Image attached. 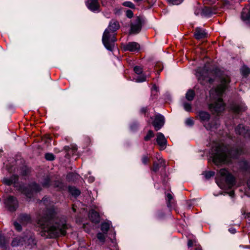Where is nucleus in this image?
<instances>
[{
  "label": "nucleus",
  "mask_w": 250,
  "mask_h": 250,
  "mask_svg": "<svg viewBox=\"0 0 250 250\" xmlns=\"http://www.w3.org/2000/svg\"><path fill=\"white\" fill-rule=\"evenodd\" d=\"M38 223L41 227V235L47 238L64 236L68 229L65 217L58 215L54 210H48L39 218Z\"/></svg>",
  "instance_id": "f257e3e1"
},
{
  "label": "nucleus",
  "mask_w": 250,
  "mask_h": 250,
  "mask_svg": "<svg viewBox=\"0 0 250 250\" xmlns=\"http://www.w3.org/2000/svg\"><path fill=\"white\" fill-rule=\"evenodd\" d=\"M243 152L242 146L233 147L229 150L222 144L215 143L212 147L210 153L213 162L218 166L229 163L230 161V158H237Z\"/></svg>",
  "instance_id": "f03ea898"
},
{
  "label": "nucleus",
  "mask_w": 250,
  "mask_h": 250,
  "mask_svg": "<svg viewBox=\"0 0 250 250\" xmlns=\"http://www.w3.org/2000/svg\"><path fill=\"white\" fill-rule=\"evenodd\" d=\"M230 79L228 76L221 78V82L215 88L210 91V96L215 101L209 104V109L213 113H217L223 111L225 109V104L222 99V96L230 83Z\"/></svg>",
  "instance_id": "7ed1b4c3"
},
{
  "label": "nucleus",
  "mask_w": 250,
  "mask_h": 250,
  "mask_svg": "<svg viewBox=\"0 0 250 250\" xmlns=\"http://www.w3.org/2000/svg\"><path fill=\"white\" fill-rule=\"evenodd\" d=\"M120 28L118 21L112 20L105 30L102 38V42L104 47L109 51H112L115 47L117 39L115 32Z\"/></svg>",
  "instance_id": "20e7f679"
},
{
  "label": "nucleus",
  "mask_w": 250,
  "mask_h": 250,
  "mask_svg": "<svg viewBox=\"0 0 250 250\" xmlns=\"http://www.w3.org/2000/svg\"><path fill=\"white\" fill-rule=\"evenodd\" d=\"M222 179H224L227 185L230 188L235 184V177L226 168H221L217 172L216 182L219 187L221 186Z\"/></svg>",
  "instance_id": "39448f33"
},
{
  "label": "nucleus",
  "mask_w": 250,
  "mask_h": 250,
  "mask_svg": "<svg viewBox=\"0 0 250 250\" xmlns=\"http://www.w3.org/2000/svg\"><path fill=\"white\" fill-rule=\"evenodd\" d=\"M42 188L39 184L33 182L29 184L27 186H20L19 190L24 194L28 198L31 199L34 195L40 191Z\"/></svg>",
  "instance_id": "423d86ee"
},
{
  "label": "nucleus",
  "mask_w": 250,
  "mask_h": 250,
  "mask_svg": "<svg viewBox=\"0 0 250 250\" xmlns=\"http://www.w3.org/2000/svg\"><path fill=\"white\" fill-rule=\"evenodd\" d=\"M4 204L6 208L10 212H14L19 207V202L16 197L8 196L4 200Z\"/></svg>",
  "instance_id": "0eeeda50"
},
{
  "label": "nucleus",
  "mask_w": 250,
  "mask_h": 250,
  "mask_svg": "<svg viewBox=\"0 0 250 250\" xmlns=\"http://www.w3.org/2000/svg\"><path fill=\"white\" fill-rule=\"evenodd\" d=\"M24 244L25 247L30 249L34 248L36 245V240L35 238L34 235L29 232L27 235L23 237Z\"/></svg>",
  "instance_id": "6e6552de"
},
{
  "label": "nucleus",
  "mask_w": 250,
  "mask_h": 250,
  "mask_svg": "<svg viewBox=\"0 0 250 250\" xmlns=\"http://www.w3.org/2000/svg\"><path fill=\"white\" fill-rule=\"evenodd\" d=\"M142 22L140 18L137 17L131 23L130 33L137 34L141 30Z\"/></svg>",
  "instance_id": "1a4fd4ad"
},
{
  "label": "nucleus",
  "mask_w": 250,
  "mask_h": 250,
  "mask_svg": "<svg viewBox=\"0 0 250 250\" xmlns=\"http://www.w3.org/2000/svg\"><path fill=\"white\" fill-rule=\"evenodd\" d=\"M165 124V118L161 114H157L152 122V125L156 131L161 128Z\"/></svg>",
  "instance_id": "9d476101"
},
{
  "label": "nucleus",
  "mask_w": 250,
  "mask_h": 250,
  "mask_svg": "<svg viewBox=\"0 0 250 250\" xmlns=\"http://www.w3.org/2000/svg\"><path fill=\"white\" fill-rule=\"evenodd\" d=\"M85 4L87 7L93 12H99L100 11V6L98 0H87L85 2Z\"/></svg>",
  "instance_id": "9b49d317"
},
{
  "label": "nucleus",
  "mask_w": 250,
  "mask_h": 250,
  "mask_svg": "<svg viewBox=\"0 0 250 250\" xmlns=\"http://www.w3.org/2000/svg\"><path fill=\"white\" fill-rule=\"evenodd\" d=\"M123 48L125 51L137 52L140 49V44L136 42H129L123 45Z\"/></svg>",
  "instance_id": "f8f14e48"
},
{
  "label": "nucleus",
  "mask_w": 250,
  "mask_h": 250,
  "mask_svg": "<svg viewBox=\"0 0 250 250\" xmlns=\"http://www.w3.org/2000/svg\"><path fill=\"white\" fill-rule=\"evenodd\" d=\"M237 134L243 136L245 138H250V130L246 129L243 125H239L235 128Z\"/></svg>",
  "instance_id": "ddd939ff"
},
{
  "label": "nucleus",
  "mask_w": 250,
  "mask_h": 250,
  "mask_svg": "<svg viewBox=\"0 0 250 250\" xmlns=\"http://www.w3.org/2000/svg\"><path fill=\"white\" fill-rule=\"evenodd\" d=\"M156 142L162 149H164L166 148L167 141L162 133L159 132L157 133Z\"/></svg>",
  "instance_id": "4468645a"
},
{
  "label": "nucleus",
  "mask_w": 250,
  "mask_h": 250,
  "mask_svg": "<svg viewBox=\"0 0 250 250\" xmlns=\"http://www.w3.org/2000/svg\"><path fill=\"white\" fill-rule=\"evenodd\" d=\"M241 19L246 23L250 22V5L243 8L241 13Z\"/></svg>",
  "instance_id": "2eb2a0df"
},
{
  "label": "nucleus",
  "mask_w": 250,
  "mask_h": 250,
  "mask_svg": "<svg viewBox=\"0 0 250 250\" xmlns=\"http://www.w3.org/2000/svg\"><path fill=\"white\" fill-rule=\"evenodd\" d=\"M194 36L196 39L200 40L206 38L207 33L203 28L197 27L195 30Z\"/></svg>",
  "instance_id": "dca6fc26"
},
{
  "label": "nucleus",
  "mask_w": 250,
  "mask_h": 250,
  "mask_svg": "<svg viewBox=\"0 0 250 250\" xmlns=\"http://www.w3.org/2000/svg\"><path fill=\"white\" fill-rule=\"evenodd\" d=\"M215 8L205 6L201 9V15L203 17H209L215 13Z\"/></svg>",
  "instance_id": "f3484780"
},
{
  "label": "nucleus",
  "mask_w": 250,
  "mask_h": 250,
  "mask_svg": "<svg viewBox=\"0 0 250 250\" xmlns=\"http://www.w3.org/2000/svg\"><path fill=\"white\" fill-rule=\"evenodd\" d=\"M19 179V177L17 175H13L10 178H4L3 179V183L7 185L10 186L13 184L16 183Z\"/></svg>",
  "instance_id": "a211bd4d"
},
{
  "label": "nucleus",
  "mask_w": 250,
  "mask_h": 250,
  "mask_svg": "<svg viewBox=\"0 0 250 250\" xmlns=\"http://www.w3.org/2000/svg\"><path fill=\"white\" fill-rule=\"evenodd\" d=\"M89 217L91 221L93 223H98L100 222L99 214L98 212L94 211V210H91L89 211Z\"/></svg>",
  "instance_id": "6ab92c4d"
},
{
  "label": "nucleus",
  "mask_w": 250,
  "mask_h": 250,
  "mask_svg": "<svg viewBox=\"0 0 250 250\" xmlns=\"http://www.w3.org/2000/svg\"><path fill=\"white\" fill-rule=\"evenodd\" d=\"M21 245H24L23 237H17L13 239L11 242L12 247H18Z\"/></svg>",
  "instance_id": "aec40b11"
},
{
  "label": "nucleus",
  "mask_w": 250,
  "mask_h": 250,
  "mask_svg": "<svg viewBox=\"0 0 250 250\" xmlns=\"http://www.w3.org/2000/svg\"><path fill=\"white\" fill-rule=\"evenodd\" d=\"M19 221L22 224H26L31 222V217L27 214H21L19 217Z\"/></svg>",
  "instance_id": "412c9836"
},
{
  "label": "nucleus",
  "mask_w": 250,
  "mask_h": 250,
  "mask_svg": "<svg viewBox=\"0 0 250 250\" xmlns=\"http://www.w3.org/2000/svg\"><path fill=\"white\" fill-rule=\"evenodd\" d=\"M165 166V161L163 159H159V163L154 162L151 170L155 172L158 171L161 167Z\"/></svg>",
  "instance_id": "4be33fe9"
},
{
  "label": "nucleus",
  "mask_w": 250,
  "mask_h": 250,
  "mask_svg": "<svg viewBox=\"0 0 250 250\" xmlns=\"http://www.w3.org/2000/svg\"><path fill=\"white\" fill-rule=\"evenodd\" d=\"M198 116L201 121L203 123L208 121L210 118L209 114L206 111H200L199 112Z\"/></svg>",
  "instance_id": "5701e85b"
},
{
  "label": "nucleus",
  "mask_w": 250,
  "mask_h": 250,
  "mask_svg": "<svg viewBox=\"0 0 250 250\" xmlns=\"http://www.w3.org/2000/svg\"><path fill=\"white\" fill-rule=\"evenodd\" d=\"M246 108V106L244 104H234L232 106V110L236 113L245 111Z\"/></svg>",
  "instance_id": "b1692460"
},
{
  "label": "nucleus",
  "mask_w": 250,
  "mask_h": 250,
  "mask_svg": "<svg viewBox=\"0 0 250 250\" xmlns=\"http://www.w3.org/2000/svg\"><path fill=\"white\" fill-rule=\"evenodd\" d=\"M219 125V124L217 121H212L210 123L204 125V126L207 129L209 130H214V129H217Z\"/></svg>",
  "instance_id": "393cba45"
},
{
  "label": "nucleus",
  "mask_w": 250,
  "mask_h": 250,
  "mask_svg": "<svg viewBox=\"0 0 250 250\" xmlns=\"http://www.w3.org/2000/svg\"><path fill=\"white\" fill-rule=\"evenodd\" d=\"M80 178V175L77 173L70 172L67 174L66 179L69 181H76Z\"/></svg>",
  "instance_id": "a878e982"
},
{
  "label": "nucleus",
  "mask_w": 250,
  "mask_h": 250,
  "mask_svg": "<svg viewBox=\"0 0 250 250\" xmlns=\"http://www.w3.org/2000/svg\"><path fill=\"white\" fill-rule=\"evenodd\" d=\"M166 200L167 201V206L169 208H171L174 207V203L173 202V196L172 195L168 193L166 195Z\"/></svg>",
  "instance_id": "bb28decb"
},
{
  "label": "nucleus",
  "mask_w": 250,
  "mask_h": 250,
  "mask_svg": "<svg viewBox=\"0 0 250 250\" xmlns=\"http://www.w3.org/2000/svg\"><path fill=\"white\" fill-rule=\"evenodd\" d=\"M239 166L241 169L244 171H248L250 168V164L245 160L240 162Z\"/></svg>",
  "instance_id": "cd10ccee"
},
{
  "label": "nucleus",
  "mask_w": 250,
  "mask_h": 250,
  "mask_svg": "<svg viewBox=\"0 0 250 250\" xmlns=\"http://www.w3.org/2000/svg\"><path fill=\"white\" fill-rule=\"evenodd\" d=\"M110 225L111 223L109 222L102 223L101 225V229L102 232L104 234H106L110 228Z\"/></svg>",
  "instance_id": "c85d7f7f"
},
{
  "label": "nucleus",
  "mask_w": 250,
  "mask_h": 250,
  "mask_svg": "<svg viewBox=\"0 0 250 250\" xmlns=\"http://www.w3.org/2000/svg\"><path fill=\"white\" fill-rule=\"evenodd\" d=\"M135 82L137 83H142L146 81V75L142 73L140 75H138V76L134 78Z\"/></svg>",
  "instance_id": "c756f323"
},
{
  "label": "nucleus",
  "mask_w": 250,
  "mask_h": 250,
  "mask_svg": "<svg viewBox=\"0 0 250 250\" xmlns=\"http://www.w3.org/2000/svg\"><path fill=\"white\" fill-rule=\"evenodd\" d=\"M8 242L3 235L0 233V247L3 250H5L6 249V244Z\"/></svg>",
  "instance_id": "7c9ffc66"
},
{
  "label": "nucleus",
  "mask_w": 250,
  "mask_h": 250,
  "mask_svg": "<svg viewBox=\"0 0 250 250\" xmlns=\"http://www.w3.org/2000/svg\"><path fill=\"white\" fill-rule=\"evenodd\" d=\"M68 190L72 195L75 197L79 196L81 193L80 191L74 187H69Z\"/></svg>",
  "instance_id": "2f4dec72"
},
{
  "label": "nucleus",
  "mask_w": 250,
  "mask_h": 250,
  "mask_svg": "<svg viewBox=\"0 0 250 250\" xmlns=\"http://www.w3.org/2000/svg\"><path fill=\"white\" fill-rule=\"evenodd\" d=\"M195 96V93L194 91L192 90H189L187 92L186 95V99L189 101L193 100Z\"/></svg>",
  "instance_id": "473e14b6"
},
{
  "label": "nucleus",
  "mask_w": 250,
  "mask_h": 250,
  "mask_svg": "<svg viewBox=\"0 0 250 250\" xmlns=\"http://www.w3.org/2000/svg\"><path fill=\"white\" fill-rule=\"evenodd\" d=\"M241 72L242 75L247 76L250 73V69L247 66L244 65L241 68Z\"/></svg>",
  "instance_id": "72a5a7b5"
},
{
  "label": "nucleus",
  "mask_w": 250,
  "mask_h": 250,
  "mask_svg": "<svg viewBox=\"0 0 250 250\" xmlns=\"http://www.w3.org/2000/svg\"><path fill=\"white\" fill-rule=\"evenodd\" d=\"M154 136V134L152 130H149L148 131V132H147L146 135L145 137L144 140L146 141H147L149 140L151 138H153Z\"/></svg>",
  "instance_id": "f704fd0d"
},
{
  "label": "nucleus",
  "mask_w": 250,
  "mask_h": 250,
  "mask_svg": "<svg viewBox=\"0 0 250 250\" xmlns=\"http://www.w3.org/2000/svg\"><path fill=\"white\" fill-rule=\"evenodd\" d=\"M204 174L206 178L208 179L210 177L213 176L215 174V172L212 171H205L204 173Z\"/></svg>",
  "instance_id": "c9c22d12"
},
{
  "label": "nucleus",
  "mask_w": 250,
  "mask_h": 250,
  "mask_svg": "<svg viewBox=\"0 0 250 250\" xmlns=\"http://www.w3.org/2000/svg\"><path fill=\"white\" fill-rule=\"evenodd\" d=\"M133 70L134 72L137 75H140L143 73V68L139 66H135L133 68Z\"/></svg>",
  "instance_id": "e433bc0d"
},
{
  "label": "nucleus",
  "mask_w": 250,
  "mask_h": 250,
  "mask_svg": "<svg viewBox=\"0 0 250 250\" xmlns=\"http://www.w3.org/2000/svg\"><path fill=\"white\" fill-rule=\"evenodd\" d=\"M50 179L49 177L47 176L44 179L43 182H42V186L43 187H48L50 185Z\"/></svg>",
  "instance_id": "4c0bfd02"
},
{
  "label": "nucleus",
  "mask_w": 250,
  "mask_h": 250,
  "mask_svg": "<svg viewBox=\"0 0 250 250\" xmlns=\"http://www.w3.org/2000/svg\"><path fill=\"white\" fill-rule=\"evenodd\" d=\"M123 5L125 6L129 7L130 8H135L134 4L131 1H125L123 3Z\"/></svg>",
  "instance_id": "58836bf2"
},
{
  "label": "nucleus",
  "mask_w": 250,
  "mask_h": 250,
  "mask_svg": "<svg viewBox=\"0 0 250 250\" xmlns=\"http://www.w3.org/2000/svg\"><path fill=\"white\" fill-rule=\"evenodd\" d=\"M45 158L48 161H52L54 160L55 157L52 153H48L45 154Z\"/></svg>",
  "instance_id": "ea45409f"
},
{
  "label": "nucleus",
  "mask_w": 250,
  "mask_h": 250,
  "mask_svg": "<svg viewBox=\"0 0 250 250\" xmlns=\"http://www.w3.org/2000/svg\"><path fill=\"white\" fill-rule=\"evenodd\" d=\"M183 106L185 110L187 111H190L191 110V104L188 103H184L183 104Z\"/></svg>",
  "instance_id": "a19ab883"
},
{
  "label": "nucleus",
  "mask_w": 250,
  "mask_h": 250,
  "mask_svg": "<svg viewBox=\"0 0 250 250\" xmlns=\"http://www.w3.org/2000/svg\"><path fill=\"white\" fill-rule=\"evenodd\" d=\"M104 234V233L99 232L97 235L98 239L102 242H104L105 238Z\"/></svg>",
  "instance_id": "79ce46f5"
},
{
  "label": "nucleus",
  "mask_w": 250,
  "mask_h": 250,
  "mask_svg": "<svg viewBox=\"0 0 250 250\" xmlns=\"http://www.w3.org/2000/svg\"><path fill=\"white\" fill-rule=\"evenodd\" d=\"M168 2L173 5H178L181 3L183 0H167Z\"/></svg>",
  "instance_id": "37998d69"
},
{
  "label": "nucleus",
  "mask_w": 250,
  "mask_h": 250,
  "mask_svg": "<svg viewBox=\"0 0 250 250\" xmlns=\"http://www.w3.org/2000/svg\"><path fill=\"white\" fill-rule=\"evenodd\" d=\"M149 161V158L146 155H144L142 157V162L144 165H147Z\"/></svg>",
  "instance_id": "c03bdc74"
},
{
  "label": "nucleus",
  "mask_w": 250,
  "mask_h": 250,
  "mask_svg": "<svg viewBox=\"0 0 250 250\" xmlns=\"http://www.w3.org/2000/svg\"><path fill=\"white\" fill-rule=\"evenodd\" d=\"M185 123L187 125L192 126L194 125V121L192 118H189L186 119Z\"/></svg>",
  "instance_id": "a18cd8bd"
},
{
  "label": "nucleus",
  "mask_w": 250,
  "mask_h": 250,
  "mask_svg": "<svg viewBox=\"0 0 250 250\" xmlns=\"http://www.w3.org/2000/svg\"><path fill=\"white\" fill-rule=\"evenodd\" d=\"M14 226L16 230L18 231H20L22 230V227L20 224L18 222H15L14 223Z\"/></svg>",
  "instance_id": "49530a36"
},
{
  "label": "nucleus",
  "mask_w": 250,
  "mask_h": 250,
  "mask_svg": "<svg viewBox=\"0 0 250 250\" xmlns=\"http://www.w3.org/2000/svg\"><path fill=\"white\" fill-rule=\"evenodd\" d=\"M196 243V241L195 239H188V248L191 247L194 245V244Z\"/></svg>",
  "instance_id": "de8ad7c7"
},
{
  "label": "nucleus",
  "mask_w": 250,
  "mask_h": 250,
  "mask_svg": "<svg viewBox=\"0 0 250 250\" xmlns=\"http://www.w3.org/2000/svg\"><path fill=\"white\" fill-rule=\"evenodd\" d=\"M62 183L59 181H56L54 184V187L59 188H62Z\"/></svg>",
  "instance_id": "09e8293b"
},
{
  "label": "nucleus",
  "mask_w": 250,
  "mask_h": 250,
  "mask_svg": "<svg viewBox=\"0 0 250 250\" xmlns=\"http://www.w3.org/2000/svg\"><path fill=\"white\" fill-rule=\"evenodd\" d=\"M223 1L225 5H231L233 3V0H223Z\"/></svg>",
  "instance_id": "8fccbe9b"
},
{
  "label": "nucleus",
  "mask_w": 250,
  "mask_h": 250,
  "mask_svg": "<svg viewBox=\"0 0 250 250\" xmlns=\"http://www.w3.org/2000/svg\"><path fill=\"white\" fill-rule=\"evenodd\" d=\"M133 12H132V11L130 10H128L126 11V16L129 18H131L133 16Z\"/></svg>",
  "instance_id": "3c124183"
},
{
  "label": "nucleus",
  "mask_w": 250,
  "mask_h": 250,
  "mask_svg": "<svg viewBox=\"0 0 250 250\" xmlns=\"http://www.w3.org/2000/svg\"><path fill=\"white\" fill-rule=\"evenodd\" d=\"M196 76L198 78L199 80H201L202 79V75L201 73L199 71V69H198L196 71Z\"/></svg>",
  "instance_id": "603ef678"
},
{
  "label": "nucleus",
  "mask_w": 250,
  "mask_h": 250,
  "mask_svg": "<svg viewBox=\"0 0 250 250\" xmlns=\"http://www.w3.org/2000/svg\"><path fill=\"white\" fill-rule=\"evenodd\" d=\"M151 90L152 92H153V91H156V92H157L158 91V87L157 86V85L154 84L152 86Z\"/></svg>",
  "instance_id": "864d4df0"
},
{
  "label": "nucleus",
  "mask_w": 250,
  "mask_h": 250,
  "mask_svg": "<svg viewBox=\"0 0 250 250\" xmlns=\"http://www.w3.org/2000/svg\"><path fill=\"white\" fill-rule=\"evenodd\" d=\"M148 109L147 107H144L141 109V112L143 113H146L147 112Z\"/></svg>",
  "instance_id": "5fc2aeb1"
},
{
  "label": "nucleus",
  "mask_w": 250,
  "mask_h": 250,
  "mask_svg": "<svg viewBox=\"0 0 250 250\" xmlns=\"http://www.w3.org/2000/svg\"><path fill=\"white\" fill-rule=\"evenodd\" d=\"M201 10H200V9H196L195 11V14L196 15H201Z\"/></svg>",
  "instance_id": "6e6d98bb"
},
{
  "label": "nucleus",
  "mask_w": 250,
  "mask_h": 250,
  "mask_svg": "<svg viewBox=\"0 0 250 250\" xmlns=\"http://www.w3.org/2000/svg\"><path fill=\"white\" fill-rule=\"evenodd\" d=\"M247 185H248L249 188L250 189V177L249 178V179L247 181Z\"/></svg>",
  "instance_id": "4d7b16f0"
},
{
  "label": "nucleus",
  "mask_w": 250,
  "mask_h": 250,
  "mask_svg": "<svg viewBox=\"0 0 250 250\" xmlns=\"http://www.w3.org/2000/svg\"><path fill=\"white\" fill-rule=\"evenodd\" d=\"M229 231L231 233H235V232H236V230H235V229H229Z\"/></svg>",
  "instance_id": "13d9d810"
},
{
  "label": "nucleus",
  "mask_w": 250,
  "mask_h": 250,
  "mask_svg": "<svg viewBox=\"0 0 250 250\" xmlns=\"http://www.w3.org/2000/svg\"><path fill=\"white\" fill-rule=\"evenodd\" d=\"M195 250H202L201 247L200 246H196Z\"/></svg>",
  "instance_id": "bf43d9fd"
},
{
  "label": "nucleus",
  "mask_w": 250,
  "mask_h": 250,
  "mask_svg": "<svg viewBox=\"0 0 250 250\" xmlns=\"http://www.w3.org/2000/svg\"><path fill=\"white\" fill-rule=\"evenodd\" d=\"M69 148V147L68 146H65L64 147V149L66 151H68Z\"/></svg>",
  "instance_id": "052dcab7"
},
{
  "label": "nucleus",
  "mask_w": 250,
  "mask_h": 250,
  "mask_svg": "<svg viewBox=\"0 0 250 250\" xmlns=\"http://www.w3.org/2000/svg\"><path fill=\"white\" fill-rule=\"evenodd\" d=\"M102 5H103V6H106V5H107L106 3H105L104 1H102Z\"/></svg>",
  "instance_id": "680f3d73"
},
{
  "label": "nucleus",
  "mask_w": 250,
  "mask_h": 250,
  "mask_svg": "<svg viewBox=\"0 0 250 250\" xmlns=\"http://www.w3.org/2000/svg\"><path fill=\"white\" fill-rule=\"evenodd\" d=\"M46 199V198H43L42 199V200L41 201V203H42V202L44 203L45 200Z\"/></svg>",
  "instance_id": "e2e57ef3"
},
{
  "label": "nucleus",
  "mask_w": 250,
  "mask_h": 250,
  "mask_svg": "<svg viewBox=\"0 0 250 250\" xmlns=\"http://www.w3.org/2000/svg\"><path fill=\"white\" fill-rule=\"evenodd\" d=\"M234 194V192L233 191H231L230 193V196H232V195Z\"/></svg>",
  "instance_id": "0e129e2a"
},
{
  "label": "nucleus",
  "mask_w": 250,
  "mask_h": 250,
  "mask_svg": "<svg viewBox=\"0 0 250 250\" xmlns=\"http://www.w3.org/2000/svg\"><path fill=\"white\" fill-rule=\"evenodd\" d=\"M133 0L135 2H139V1H142V0Z\"/></svg>",
  "instance_id": "69168bd1"
},
{
  "label": "nucleus",
  "mask_w": 250,
  "mask_h": 250,
  "mask_svg": "<svg viewBox=\"0 0 250 250\" xmlns=\"http://www.w3.org/2000/svg\"><path fill=\"white\" fill-rule=\"evenodd\" d=\"M22 174H23V175H25L26 174V172H23Z\"/></svg>",
  "instance_id": "338daca9"
},
{
  "label": "nucleus",
  "mask_w": 250,
  "mask_h": 250,
  "mask_svg": "<svg viewBox=\"0 0 250 250\" xmlns=\"http://www.w3.org/2000/svg\"><path fill=\"white\" fill-rule=\"evenodd\" d=\"M93 180H93V178H92V179H90L91 182H93Z\"/></svg>",
  "instance_id": "774afa93"
}]
</instances>
